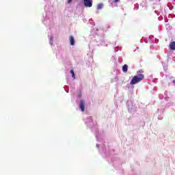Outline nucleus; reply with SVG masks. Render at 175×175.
Listing matches in <instances>:
<instances>
[{
  "label": "nucleus",
  "mask_w": 175,
  "mask_h": 175,
  "mask_svg": "<svg viewBox=\"0 0 175 175\" xmlns=\"http://www.w3.org/2000/svg\"><path fill=\"white\" fill-rule=\"evenodd\" d=\"M143 80H144V75L143 74H137L132 78L130 84L131 85H135V84H137L140 81H143Z\"/></svg>",
  "instance_id": "nucleus-1"
},
{
  "label": "nucleus",
  "mask_w": 175,
  "mask_h": 175,
  "mask_svg": "<svg viewBox=\"0 0 175 175\" xmlns=\"http://www.w3.org/2000/svg\"><path fill=\"white\" fill-rule=\"evenodd\" d=\"M85 8H92V0H83Z\"/></svg>",
  "instance_id": "nucleus-2"
},
{
  "label": "nucleus",
  "mask_w": 175,
  "mask_h": 175,
  "mask_svg": "<svg viewBox=\"0 0 175 175\" xmlns=\"http://www.w3.org/2000/svg\"><path fill=\"white\" fill-rule=\"evenodd\" d=\"M85 105V102L84 101V100H81L80 103H79V107H80L81 111H84Z\"/></svg>",
  "instance_id": "nucleus-3"
},
{
  "label": "nucleus",
  "mask_w": 175,
  "mask_h": 175,
  "mask_svg": "<svg viewBox=\"0 0 175 175\" xmlns=\"http://www.w3.org/2000/svg\"><path fill=\"white\" fill-rule=\"evenodd\" d=\"M169 47L170 50H175V42H171L170 43Z\"/></svg>",
  "instance_id": "nucleus-4"
},
{
  "label": "nucleus",
  "mask_w": 175,
  "mask_h": 175,
  "mask_svg": "<svg viewBox=\"0 0 175 175\" xmlns=\"http://www.w3.org/2000/svg\"><path fill=\"white\" fill-rule=\"evenodd\" d=\"M70 43L71 46H75V38L73 37V36H71L70 37Z\"/></svg>",
  "instance_id": "nucleus-5"
},
{
  "label": "nucleus",
  "mask_w": 175,
  "mask_h": 175,
  "mask_svg": "<svg viewBox=\"0 0 175 175\" xmlns=\"http://www.w3.org/2000/svg\"><path fill=\"white\" fill-rule=\"evenodd\" d=\"M122 71L124 72V73H126V72H128V65L124 64L122 66Z\"/></svg>",
  "instance_id": "nucleus-6"
},
{
  "label": "nucleus",
  "mask_w": 175,
  "mask_h": 175,
  "mask_svg": "<svg viewBox=\"0 0 175 175\" xmlns=\"http://www.w3.org/2000/svg\"><path fill=\"white\" fill-rule=\"evenodd\" d=\"M70 73H71L72 78L76 79V75H75V71L73 70H70Z\"/></svg>",
  "instance_id": "nucleus-7"
},
{
  "label": "nucleus",
  "mask_w": 175,
  "mask_h": 175,
  "mask_svg": "<svg viewBox=\"0 0 175 175\" xmlns=\"http://www.w3.org/2000/svg\"><path fill=\"white\" fill-rule=\"evenodd\" d=\"M102 8H103V4H102V3L98 4L97 10H100V9H102Z\"/></svg>",
  "instance_id": "nucleus-8"
},
{
  "label": "nucleus",
  "mask_w": 175,
  "mask_h": 175,
  "mask_svg": "<svg viewBox=\"0 0 175 175\" xmlns=\"http://www.w3.org/2000/svg\"><path fill=\"white\" fill-rule=\"evenodd\" d=\"M138 75H142V73H144V70H139L138 72H137Z\"/></svg>",
  "instance_id": "nucleus-9"
},
{
  "label": "nucleus",
  "mask_w": 175,
  "mask_h": 175,
  "mask_svg": "<svg viewBox=\"0 0 175 175\" xmlns=\"http://www.w3.org/2000/svg\"><path fill=\"white\" fill-rule=\"evenodd\" d=\"M72 3V0H68V3Z\"/></svg>",
  "instance_id": "nucleus-10"
},
{
  "label": "nucleus",
  "mask_w": 175,
  "mask_h": 175,
  "mask_svg": "<svg viewBox=\"0 0 175 175\" xmlns=\"http://www.w3.org/2000/svg\"><path fill=\"white\" fill-rule=\"evenodd\" d=\"M79 98H81V93L79 94Z\"/></svg>",
  "instance_id": "nucleus-11"
},
{
  "label": "nucleus",
  "mask_w": 175,
  "mask_h": 175,
  "mask_svg": "<svg viewBox=\"0 0 175 175\" xmlns=\"http://www.w3.org/2000/svg\"><path fill=\"white\" fill-rule=\"evenodd\" d=\"M115 1V2H118V0H114Z\"/></svg>",
  "instance_id": "nucleus-12"
}]
</instances>
